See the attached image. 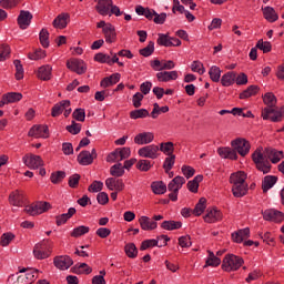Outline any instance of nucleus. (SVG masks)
<instances>
[{"mask_svg":"<svg viewBox=\"0 0 284 284\" xmlns=\"http://www.w3.org/2000/svg\"><path fill=\"white\" fill-rule=\"evenodd\" d=\"M247 173L243 171H237L232 173L230 176V183L232 185V194L235 199H243L250 190L247 184Z\"/></svg>","mask_w":284,"mask_h":284,"instance_id":"f257e3e1","label":"nucleus"},{"mask_svg":"<svg viewBox=\"0 0 284 284\" xmlns=\"http://www.w3.org/2000/svg\"><path fill=\"white\" fill-rule=\"evenodd\" d=\"M252 161L258 172H263L264 174H270L272 172V163L265 159V155L263 154V148H257L252 153Z\"/></svg>","mask_w":284,"mask_h":284,"instance_id":"f03ea898","label":"nucleus"},{"mask_svg":"<svg viewBox=\"0 0 284 284\" xmlns=\"http://www.w3.org/2000/svg\"><path fill=\"white\" fill-rule=\"evenodd\" d=\"M53 243L50 239L42 240L41 242L37 243L33 247V256L38 261H43L45 258H50L52 254Z\"/></svg>","mask_w":284,"mask_h":284,"instance_id":"7ed1b4c3","label":"nucleus"},{"mask_svg":"<svg viewBox=\"0 0 284 284\" xmlns=\"http://www.w3.org/2000/svg\"><path fill=\"white\" fill-rule=\"evenodd\" d=\"M243 263H245L243 257L234 254H227L224 256L222 261V270L224 272H236L241 270V267L243 266Z\"/></svg>","mask_w":284,"mask_h":284,"instance_id":"20e7f679","label":"nucleus"},{"mask_svg":"<svg viewBox=\"0 0 284 284\" xmlns=\"http://www.w3.org/2000/svg\"><path fill=\"white\" fill-rule=\"evenodd\" d=\"M262 99H263L264 105H266V108L262 110V119L264 121H270V115L274 112L276 108V103H277L276 95H274V93L272 92H267L262 97Z\"/></svg>","mask_w":284,"mask_h":284,"instance_id":"39448f33","label":"nucleus"},{"mask_svg":"<svg viewBox=\"0 0 284 284\" xmlns=\"http://www.w3.org/2000/svg\"><path fill=\"white\" fill-rule=\"evenodd\" d=\"M52 205L49 202H36L30 205H26L23 212L29 214V216H39V214H43L51 210Z\"/></svg>","mask_w":284,"mask_h":284,"instance_id":"423d86ee","label":"nucleus"},{"mask_svg":"<svg viewBox=\"0 0 284 284\" xmlns=\"http://www.w3.org/2000/svg\"><path fill=\"white\" fill-rule=\"evenodd\" d=\"M185 185V178L178 175L169 184L168 190L170 201H179V190Z\"/></svg>","mask_w":284,"mask_h":284,"instance_id":"0eeeda50","label":"nucleus"},{"mask_svg":"<svg viewBox=\"0 0 284 284\" xmlns=\"http://www.w3.org/2000/svg\"><path fill=\"white\" fill-rule=\"evenodd\" d=\"M232 148H234L240 156H247L250 154V150L252 149V144L250 141L243 138H237L231 142Z\"/></svg>","mask_w":284,"mask_h":284,"instance_id":"6e6552de","label":"nucleus"},{"mask_svg":"<svg viewBox=\"0 0 284 284\" xmlns=\"http://www.w3.org/2000/svg\"><path fill=\"white\" fill-rule=\"evenodd\" d=\"M139 156L142 159H151L154 161V159H159V145L156 144H149L145 146H142L138 150Z\"/></svg>","mask_w":284,"mask_h":284,"instance_id":"1a4fd4ad","label":"nucleus"},{"mask_svg":"<svg viewBox=\"0 0 284 284\" xmlns=\"http://www.w3.org/2000/svg\"><path fill=\"white\" fill-rule=\"evenodd\" d=\"M156 43L164 48H179L181 45V40L179 38L170 37L168 33H159Z\"/></svg>","mask_w":284,"mask_h":284,"instance_id":"9d476101","label":"nucleus"},{"mask_svg":"<svg viewBox=\"0 0 284 284\" xmlns=\"http://www.w3.org/2000/svg\"><path fill=\"white\" fill-rule=\"evenodd\" d=\"M264 221H271L273 223H283L284 213L275 209H266L262 211Z\"/></svg>","mask_w":284,"mask_h":284,"instance_id":"9b49d317","label":"nucleus"},{"mask_svg":"<svg viewBox=\"0 0 284 284\" xmlns=\"http://www.w3.org/2000/svg\"><path fill=\"white\" fill-rule=\"evenodd\" d=\"M22 161L30 170H39L43 168V159L40 155L27 154L22 158Z\"/></svg>","mask_w":284,"mask_h":284,"instance_id":"f8f14e48","label":"nucleus"},{"mask_svg":"<svg viewBox=\"0 0 284 284\" xmlns=\"http://www.w3.org/2000/svg\"><path fill=\"white\" fill-rule=\"evenodd\" d=\"M67 68L68 70H71V72H75L77 74H85L88 71V65L83 60L79 59H71L67 61Z\"/></svg>","mask_w":284,"mask_h":284,"instance_id":"ddd939ff","label":"nucleus"},{"mask_svg":"<svg viewBox=\"0 0 284 284\" xmlns=\"http://www.w3.org/2000/svg\"><path fill=\"white\" fill-rule=\"evenodd\" d=\"M29 136H33L34 139H49L50 130L45 124L33 125L29 131Z\"/></svg>","mask_w":284,"mask_h":284,"instance_id":"4468645a","label":"nucleus"},{"mask_svg":"<svg viewBox=\"0 0 284 284\" xmlns=\"http://www.w3.org/2000/svg\"><path fill=\"white\" fill-rule=\"evenodd\" d=\"M203 220L205 223H219V221H223V212L216 206L209 207Z\"/></svg>","mask_w":284,"mask_h":284,"instance_id":"2eb2a0df","label":"nucleus"},{"mask_svg":"<svg viewBox=\"0 0 284 284\" xmlns=\"http://www.w3.org/2000/svg\"><path fill=\"white\" fill-rule=\"evenodd\" d=\"M37 276L34 273H27L26 275H20L16 277L14 275H10L8 278V284H32L34 283Z\"/></svg>","mask_w":284,"mask_h":284,"instance_id":"dca6fc26","label":"nucleus"},{"mask_svg":"<svg viewBox=\"0 0 284 284\" xmlns=\"http://www.w3.org/2000/svg\"><path fill=\"white\" fill-rule=\"evenodd\" d=\"M9 203L13 205V207H24L26 205V195L23 191H12L9 195Z\"/></svg>","mask_w":284,"mask_h":284,"instance_id":"f3484780","label":"nucleus"},{"mask_svg":"<svg viewBox=\"0 0 284 284\" xmlns=\"http://www.w3.org/2000/svg\"><path fill=\"white\" fill-rule=\"evenodd\" d=\"M94 159H97V149H92L91 153L90 151H82L78 155V163L80 165H92Z\"/></svg>","mask_w":284,"mask_h":284,"instance_id":"a211bd4d","label":"nucleus"},{"mask_svg":"<svg viewBox=\"0 0 284 284\" xmlns=\"http://www.w3.org/2000/svg\"><path fill=\"white\" fill-rule=\"evenodd\" d=\"M158 239L160 241H163V243L159 245V240H145L142 242L140 250L143 252L145 250H149V247H165V245H168V241H170L168 235H161Z\"/></svg>","mask_w":284,"mask_h":284,"instance_id":"6ab92c4d","label":"nucleus"},{"mask_svg":"<svg viewBox=\"0 0 284 284\" xmlns=\"http://www.w3.org/2000/svg\"><path fill=\"white\" fill-rule=\"evenodd\" d=\"M53 264L58 270L65 271L70 270V267L74 265V261H72L68 255H60L53 258Z\"/></svg>","mask_w":284,"mask_h":284,"instance_id":"aec40b11","label":"nucleus"},{"mask_svg":"<svg viewBox=\"0 0 284 284\" xmlns=\"http://www.w3.org/2000/svg\"><path fill=\"white\" fill-rule=\"evenodd\" d=\"M18 26L20 30H28L30 23H32V14L30 11L21 10L20 14L18 16Z\"/></svg>","mask_w":284,"mask_h":284,"instance_id":"412c9836","label":"nucleus"},{"mask_svg":"<svg viewBox=\"0 0 284 284\" xmlns=\"http://www.w3.org/2000/svg\"><path fill=\"white\" fill-rule=\"evenodd\" d=\"M68 23H70V13L62 12L57 16L52 22V26L57 30H65V28H68Z\"/></svg>","mask_w":284,"mask_h":284,"instance_id":"4be33fe9","label":"nucleus"},{"mask_svg":"<svg viewBox=\"0 0 284 284\" xmlns=\"http://www.w3.org/2000/svg\"><path fill=\"white\" fill-rule=\"evenodd\" d=\"M105 185L111 192H123L125 190V183L122 179L109 178L105 180Z\"/></svg>","mask_w":284,"mask_h":284,"instance_id":"5701e85b","label":"nucleus"},{"mask_svg":"<svg viewBox=\"0 0 284 284\" xmlns=\"http://www.w3.org/2000/svg\"><path fill=\"white\" fill-rule=\"evenodd\" d=\"M154 141V134L152 132H142L134 136L135 145H150Z\"/></svg>","mask_w":284,"mask_h":284,"instance_id":"b1692460","label":"nucleus"},{"mask_svg":"<svg viewBox=\"0 0 284 284\" xmlns=\"http://www.w3.org/2000/svg\"><path fill=\"white\" fill-rule=\"evenodd\" d=\"M139 223L141 230H143L144 232H152V230H156V227H159V224L156 222L145 215L139 219Z\"/></svg>","mask_w":284,"mask_h":284,"instance_id":"393cba45","label":"nucleus"},{"mask_svg":"<svg viewBox=\"0 0 284 284\" xmlns=\"http://www.w3.org/2000/svg\"><path fill=\"white\" fill-rule=\"evenodd\" d=\"M114 2L112 0H98V4L95 6V10L101 17H108L110 14V8Z\"/></svg>","mask_w":284,"mask_h":284,"instance_id":"a878e982","label":"nucleus"},{"mask_svg":"<svg viewBox=\"0 0 284 284\" xmlns=\"http://www.w3.org/2000/svg\"><path fill=\"white\" fill-rule=\"evenodd\" d=\"M156 79L161 83H168V81H176L179 79L178 71H161L156 73Z\"/></svg>","mask_w":284,"mask_h":284,"instance_id":"bb28decb","label":"nucleus"},{"mask_svg":"<svg viewBox=\"0 0 284 284\" xmlns=\"http://www.w3.org/2000/svg\"><path fill=\"white\" fill-rule=\"evenodd\" d=\"M37 77L40 81H50L52 79V65L44 64L40 67L37 72Z\"/></svg>","mask_w":284,"mask_h":284,"instance_id":"cd10ccee","label":"nucleus"},{"mask_svg":"<svg viewBox=\"0 0 284 284\" xmlns=\"http://www.w3.org/2000/svg\"><path fill=\"white\" fill-rule=\"evenodd\" d=\"M262 12L268 23H276V21H278V13H276L273 7H262Z\"/></svg>","mask_w":284,"mask_h":284,"instance_id":"c85d7f7f","label":"nucleus"},{"mask_svg":"<svg viewBox=\"0 0 284 284\" xmlns=\"http://www.w3.org/2000/svg\"><path fill=\"white\" fill-rule=\"evenodd\" d=\"M277 181L278 178L276 175L264 176V179L262 180V191L264 192V194H266V192H270V190H272V187L276 185Z\"/></svg>","mask_w":284,"mask_h":284,"instance_id":"c756f323","label":"nucleus"},{"mask_svg":"<svg viewBox=\"0 0 284 284\" xmlns=\"http://www.w3.org/2000/svg\"><path fill=\"white\" fill-rule=\"evenodd\" d=\"M77 214V209L70 207L68 210V213H63L61 215L55 216V225L61 226L64 225V223H68L70 219H72Z\"/></svg>","mask_w":284,"mask_h":284,"instance_id":"7c9ffc66","label":"nucleus"},{"mask_svg":"<svg viewBox=\"0 0 284 284\" xmlns=\"http://www.w3.org/2000/svg\"><path fill=\"white\" fill-rule=\"evenodd\" d=\"M102 32L106 43H114L116 41V29L112 23H108Z\"/></svg>","mask_w":284,"mask_h":284,"instance_id":"2f4dec72","label":"nucleus"},{"mask_svg":"<svg viewBox=\"0 0 284 284\" xmlns=\"http://www.w3.org/2000/svg\"><path fill=\"white\" fill-rule=\"evenodd\" d=\"M68 108H70V100H62L61 102L53 105L51 110V116H60V114H63V110Z\"/></svg>","mask_w":284,"mask_h":284,"instance_id":"473e14b6","label":"nucleus"},{"mask_svg":"<svg viewBox=\"0 0 284 284\" xmlns=\"http://www.w3.org/2000/svg\"><path fill=\"white\" fill-rule=\"evenodd\" d=\"M236 83V72L229 71L221 78V84L223 88H230V85H234Z\"/></svg>","mask_w":284,"mask_h":284,"instance_id":"72a5a7b5","label":"nucleus"},{"mask_svg":"<svg viewBox=\"0 0 284 284\" xmlns=\"http://www.w3.org/2000/svg\"><path fill=\"white\" fill-rule=\"evenodd\" d=\"M234 243H243L245 239H250V227L241 229L237 232L232 233Z\"/></svg>","mask_w":284,"mask_h":284,"instance_id":"f704fd0d","label":"nucleus"},{"mask_svg":"<svg viewBox=\"0 0 284 284\" xmlns=\"http://www.w3.org/2000/svg\"><path fill=\"white\" fill-rule=\"evenodd\" d=\"M207 209V199L201 197L199 202L196 203L195 207L192 210V214L194 216H201L203 212Z\"/></svg>","mask_w":284,"mask_h":284,"instance_id":"c9c22d12","label":"nucleus"},{"mask_svg":"<svg viewBox=\"0 0 284 284\" xmlns=\"http://www.w3.org/2000/svg\"><path fill=\"white\" fill-rule=\"evenodd\" d=\"M207 258L205 261L204 267H219L221 265V258L214 255V252L207 251Z\"/></svg>","mask_w":284,"mask_h":284,"instance_id":"e433bc0d","label":"nucleus"},{"mask_svg":"<svg viewBox=\"0 0 284 284\" xmlns=\"http://www.w3.org/2000/svg\"><path fill=\"white\" fill-rule=\"evenodd\" d=\"M162 230L173 231V230H181L183 227V223L181 221H164L161 224Z\"/></svg>","mask_w":284,"mask_h":284,"instance_id":"4c0bfd02","label":"nucleus"},{"mask_svg":"<svg viewBox=\"0 0 284 284\" xmlns=\"http://www.w3.org/2000/svg\"><path fill=\"white\" fill-rule=\"evenodd\" d=\"M261 88L258 85H250L246 90L240 93V99H250V97H256Z\"/></svg>","mask_w":284,"mask_h":284,"instance_id":"58836bf2","label":"nucleus"},{"mask_svg":"<svg viewBox=\"0 0 284 284\" xmlns=\"http://www.w3.org/2000/svg\"><path fill=\"white\" fill-rule=\"evenodd\" d=\"M4 98V101L7 103V105L9 103H17L19 101H21V99H23V94L19 93V92H9L2 95Z\"/></svg>","mask_w":284,"mask_h":284,"instance_id":"ea45409f","label":"nucleus"},{"mask_svg":"<svg viewBox=\"0 0 284 284\" xmlns=\"http://www.w3.org/2000/svg\"><path fill=\"white\" fill-rule=\"evenodd\" d=\"M284 116V105L278 110L276 106L272 114L268 118V121H272V123H281L283 121Z\"/></svg>","mask_w":284,"mask_h":284,"instance_id":"a19ab883","label":"nucleus"},{"mask_svg":"<svg viewBox=\"0 0 284 284\" xmlns=\"http://www.w3.org/2000/svg\"><path fill=\"white\" fill-rule=\"evenodd\" d=\"M151 190L153 194H165L168 192V185L163 181L153 182L151 184Z\"/></svg>","mask_w":284,"mask_h":284,"instance_id":"79ce46f5","label":"nucleus"},{"mask_svg":"<svg viewBox=\"0 0 284 284\" xmlns=\"http://www.w3.org/2000/svg\"><path fill=\"white\" fill-rule=\"evenodd\" d=\"M203 181V175H196L192 181H189L186 187L189 192H199V184Z\"/></svg>","mask_w":284,"mask_h":284,"instance_id":"37998d69","label":"nucleus"},{"mask_svg":"<svg viewBox=\"0 0 284 284\" xmlns=\"http://www.w3.org/2000/svg\"><path fill=\"white\" fill-rule=\"evenodd\" d=\"M89 232H90V226L80 225L72 230V232L70 233V236H72V239H79L80 236H83Z\"/></svg>","mask_w":284,"mask_h":284,"instance_id":"c03bdc74","label":"nucleus"},{"mask_svg":"<svg viewBox=\"0 0 284 284\" xmlns=\"http://www.w3.org/2000/svg\"><path fill=\"white\" fill-rule=\"evenodd\" d=\"M268 159L271 161V163H281V161H283L284 159V153L283 151H278L276 149L271 150L270 154H268Z\"/></svg>","mask_w":284,"mask_h":284,"instance_id":"a18cd8bd","label":"nucleus"},{"mask_svg":"<svg viewBox=\"0 0 284 284\" xmlns=\"http://www.w3.org/2000/svg\"><path fill=\"white\" fill-rule=\"evenodd\" d=\"M72 272L74 274H92V267L87 263H81L80 265L72 267Z\"/></svg>","mask_w":284,"mask_h":284,"instance_id":"49530a36","label":"nucleus"},{"mask_svg":"<svg viewBox=\"0 0 284 284\" xmlns=\"http://www.w3.org/2000/svg\"><path fill=\"white\" fill-rule=\"evenodd\" d=\"M124 252L129 258H136L139 250L134 243H129L124 246Z\"/></svg>","mask_w":284,"mask_h":284,"instance_id":"de8ad7c7","label":"nucleus"},{"mask_svg":"<svg viewBox=\"0 0 284 284\" xmlns=\"http://www.w3.org/2000/svg\"><path fill=\"white\" fill-rule=\"evenodd\" d=\"M174 163H176V155L174 154H169L163 163V169L164 172L169 173L170 170H172L174 168Z\"/></svg>","mask_w":284,"mask_h":284,"instance_id":"09e8293b","label":"nucleus"},{"mask_svg":"<svg viewBox=\"0 0 284 284\" xmlns=\"http://www.w3.org/2000/svg\"><path fill=\"white\" fill-rule=\"evenodd\" d=\"M150 116V112L148 109H138L130 112V119L136 120V119H145Z\"/></svg>","mask_w":284,"mask_h":284,"instance_id":"8fccbe9b","label":"nucleus"},{"mask_svg":"<svg viewBox=\"0 0 284 284\" xmlns=\"http://www.w3.org/2000/svg\"><path fill=\"white\" fill-rule=\"evenodd\" d=\"M39 39L42 48H50V32H48V29L40 31Z\"/></svg>","mask_w":284,"mask_h":284,"instance_id":"3c124183","label":"nucleus"},{"mask_svg":"<svg viewBox=\"0 0 284 284\" xmlns=\"http://www.w3.org/2000/svg\"><path fill=\"white\" fill-rule=\"evenodd\" d=\"M160 152L170 156L174 152V142H162L159 148Z\"/></svg>","mask_w":284,"mask_h":284,"instance_id":"603ef678","label":"nucleus"},{"mask_svg":"<svg viewBox=\"0 0 284 284\" xmlns=\"http://www.w3.org/2000/svg\"><path fill=\"white\" fill-rule=\"evenodd\" d=\"M209 75L211 81H213L214 83H219V81H221V68L216 65L211 67Z\"/></svg>","mask_w":284,"mask_h":284,"instance_id":"864d4df0","label":"nucleus"},{"mask_svg":"<svg viewBox=\"0 0 284 284\" xmlns=\"http://www.w3.org/2000/svg\"><path fill=\"white\" fill-rule=\"evenodd\" d=\"M111 176L121 178L123 174H125V169L123 168V164L118 163L111 166L110 169Z\"/></svg>","mask_w":284,"mask_h":284,"instance_id":"5fc2aeb1","label":"nucleus"},{"mask_svg":"<svg viewBox=\"0 0 284 284\" xmlns=\"http://www.w3.org/2000/svg\"><path fill=\"white\" fill-rule=\"evenodd\" d=\"M256 48L257 50H262L264 54H267L268 52H272V42L260 39L256 43Z\"/></svg>","mask_w":284,"mask_h":284,"instance_id":"6e6d98bb","label":"nucleus"},{"mask_svg":"<svg viewBox=\"0 0 284 284\" xmlns=\"http://www.w3.org/2000/svg\"><path fill=\"white\" fill-rule=\"evenodd\" d=\"M135 168L140 172H150L152 170V162L150 160H139Z\"/></svg>","mask_w":284,"mask_h":284,"instance_id":"4d7b16f0","label":"nucleus"},{"mask_svg":"<svg viewBox=\"0 0 284 284\" xmlns=\"http://www.w3.org/2000/svg\"><path fill=\"white\" fill-rule=\"evenodd\" d=\"M22 1L23 0H0V6L4 10H12V8H17Z\"/></svg>","mask_w":284,"mask_h":284,"instance_id":"13d9d810","label":"nucleus"},{"mask_svg":"<svg viewBox=\"0 0 284 284\" xmlns=\"http://www.w3.org/2000/svg\"><path fill=\"white\" fill-rule=\"evenodd\" d=\"M31 61H40V59H45L47 53L43 49H37L34 52L28 54Z\"/></svg>","mask_w":284,"mask_h":284,"instance_id":"bf43d9fd","label":"nucleus"},{"mask_svg":"<svg viewBox=\"0 0 284 284\" xmlns=\"http://www.w3.org/2000/svg\"><path fill=\"white\" fill-rule=\"evenodd\" d=\"M63 179H65V172L64 171H58V172H53L50 176V181L51 183H53L54 185L61 183V181H63Z\"/></svg>","mask_w":284,"mask_h":284,"instance_id":"052dcab7","label":"nucleus"},{"mask_svg":"<svg viewBox=\"0 0 284 284\" xmlns=\"http://www.w3.org/2000/svg\"><path fill=\"white\" fill-rule=\"evenodd\" d=\"M13 65L16 67V79L17 81H21L23 79V64H21V60H14Z\"/></svg>","mask_w":284,"mask_h":284,"instance_id":"680f3d73","label":"nucleus"},{"mask_svg":"<svg viewBox=\"0 0 284 284\" xmlns=\"http://www.w3.org/2000/svg\"><path fill=\"white\" fill-rule=\"evenodd\" d=\"M12 241H14V234L13 233H4L1 235L0 245L2 247H8V245H10V243H12Z\"/></svg>","mask_w":284,"mask_h":284,"instance_id":"e2e57ef3","label":"nucleus"},{"mask_svg":"<svg viewBox=\"0 0 284 284\" xmlns=\"http://www.w3.org/2000/svg\"><path fill=\"white\" fill-rule=\"evenodd\" d=\"M142 57H152L154 54V42L150 41L148 45L140 50Z\"/></svg>","mask_w":284,"mask_h":284,"instance_id":"0e129e2a","label":"nucleus"},{"mask_svg":"<svg viewBox=\"0 0 284 284\" xmlns=\"http://www.w3.org/2000/svg\"><path fill=\"white\" fill-rule=\"evenodd\" d=\"M192 72H197V74H205V67L201 61H193L191 64Z\"/></svg>","mask_w":284,"mask_h":284,"instance_id":"69168bd1","label":"nucleus"},{"mask_svg":"<svg viewBox=\"0 0 284 284\" xmlns=\"http://www.w3.org/2000/svg\"><path fill=\"white\" fill-rule=\"evenodd\" d=\"M72 116L75 119V121L83 123V121H85V109H75L72 113Z\"/></svg>","mask_w":284,"mask_h":284,"instance_id":"338daca9","label":"nucleus"},{"mask_svg":"<svg viewBox=\"0 0 284 284\" xmlns=\"http://www.w3.org/2000/svg\"><path fill=\"white\" fill-rule=\"evenodd\" d=\"M101 190H103V182L101 181H93L88 187V191L92 193L101 192Z\"/></svg>","mask_w":284,"mask_h":284,"instance_id":"774afa93","label":"nucleus"}]
</instances>
